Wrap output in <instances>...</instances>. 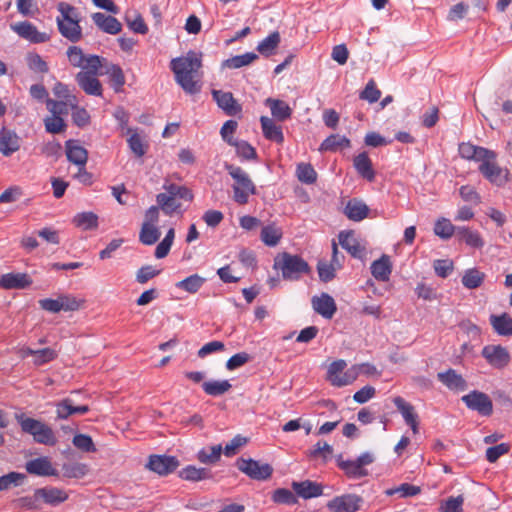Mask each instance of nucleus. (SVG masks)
<instances>
[{"instance_id": "nucleus-1", "label": "nucleus", "mask_w": 512, "mask_h": 512, "mask_svg": "<svg viewBox=\"0 0 512 512\" xmlns=\"http://www.w3.org/2000/svg\"><path fill=\"white\" fill-rule=\"evenodd\" d=\"M201 67V55L194 51H189L185 56L174 58L170 62V68L175 75V81L190 95L201 91L199 75Z\"/></svg>"}, {"instance_id": "nucleus-48", "label": "nucleus", "mask_w": 512, "mask_h": 512, "mask_svg": "<svg viewBox=\"0 0 512 512\" xmlns=\"http://www.w3.org/2000/svg\"><path fill=\"white\" fill-rule=\"evenodd\" d=\"M161 232L156 226H148V224H142L139 241L144 245H153L160 238Z\"/></svg>"}, {"instance_id": "nucleus-9", "label": "nucleus", "mask_w": 512, "mask_h": 512, "mask_svg": "<svg viewBox=\"0 0 512 512\" xmlns=\"http://www.w3.org/2000/svg\"><path fill=\"white\" fill-rule=\"evenodd\" d=\"M362 504V497L356 494H344L331 499L327 503V508L331 512H356Z\"/></svg>"}, {"instance_id": "nucleus-18", "label": "nucleus", "mask_w": 512, "mask_h": 512, "mask_svg": "<svg viewBox=\"0 0 512 512\" xmlns=\"http://www.w3.org/2000/svg\"><path fill=\"white\" fill-rule=\"evenodd\" d=\"M20 148V138L12 130L2 128L0 130V152L8 157Z\"/></svg>"}, {"instance_id": "nucleus-7", "label": "nucleus", "mask_w": 512, "mask_h": 512, "mask_svg": "<svg viewBox=\"0 0 512 512\" xmlns=\"http://www.w3.org/2000/svg\"><path fill=\"white\" fill-rule=\"evenodd\" d=\"M482 357L495 369H504L511 361L508 349L502 345L490 344L483 347Z\"/></svg>"}, {"instance_id": "nucleus-34", "label": "nucleus", "mask_w": 512, "mask_h": 512, "mask_svg": "<svg viewBox=\"0 0 512 512\" xmlns=\"http://www.w3.org/2000/svg\"><path fill=\"white\" fill-rule=\"evenodd\" d=\"M58 30L63 37L75 43L82 38V28L79 22H65L57 20Z\"/></svg>"}, {"instance_id": "nucleus-11", "label": "nucleus", "mask_w": 512, "mask_h": 512, "mask_svg": "<svg viewBox=\"0 0 512 512\" xmlns=\"http://www.w3.org/2000/svg\"><path fill=\"white\" fill-rule=\"evenodd\" d=\"M97 76L91 74V72L80 71L76 74L75 80L87 95L100 97L103 93V87Z\"/></svg>"}, {"instance_id": "nucleus-64", "label": "nucleus", "mask_w": 512, "mask_h": 512, "mask_svg": "<svg viewBox=\"0 0 512 512\" xmlns=\"http://www.w3.org/2000/svg\"><path fill=\"white\" fill-rule=\"evenodd\" d=\"M464 498L462 495L449 497L441 506L442 512H462Z\"/></svg>"}, {"instance_id": "nucleus-36", "label": "nucleus", "mask_w": 512, "mask_h": 512, "mask_svg": "<svg viewBox=\"0 0 512 512\" xmlns=\"http://www.w3.org/2000/svg\"><path fill=\"white\" fill-rule=\"evenodd\" d=\"M72 222L83 230H93L98 227V216L93 212H82L76 214Z\"/></svg>"}, {"instance_id": "nucleus-22", "label": "nucleus", "mask_w": 512, "mask_h": 512, "mask_svg": "<svg viewBox=\"0 0 512 512\" xmlns=\"http://www.w3.org/2000/svg\"><path fill=\"white\" fill-rule=\"evenodd\" d=\"M67 159L77 165L85 166L88 160L87 150L75 140H68L65 143Z\"/></svg>"}, {"instance_id": "nucleus-41", "label": "nucleus", "mask_w": 512, "mask_h": 512, "mask_svg": "<svg viewBox=\"0 0 512 512\" xmlns=\"http://www.w3.org/2000/svg\"><path fill=\"white\" fill-rule=\"evenodd\" d=\"M457 235L468 246H471L473 248H482L484 246V241L477 231H472L466 227H458Z\"/></svg>"}, {"instance_id": "nucleus-27", "label": "nucleus", "mask_w": 512, "mask_h": 512, "mask_svg": "<svg viewBox=\"0 0 512 512\" xmlns=\"http://www.w3.org/2000/svg\"><path fill=\"white\" fill-rule=\"evenodd\" d=\"M263 135L266 139L274 141L278 144L283 143L284 135L281 126L277 125L273 119L262 116L260 118Z\"/></svg>"}, {"instance_id": "nucleus-28", "label": "nucleus", "mask_w": 512, "mask_h": 512, "mask_svg": "<svg viewBox=\"0 0 512 512\" xmlns=\"http://www.w3.org/2000/svg\"><path fill=\"white\" fill-rule=\"evenodd\" d=\"M353 165L357 173L364 179L370 182L375 179V171L373 170L372 162L366 152H362L355 156Z\"/></svg>"}, {"instance_id": "nucleus-14", "label": "nucleus", "mask_w": 512, "mask_h": 512, "mask_svg": "<svg viewBox=\"0 0 512 512\" xmlns=\"http://www.w3.org/2000/svg\"><path fill=\"white\" fill-rule=\"evenodd\" d=\"M339 244L352 257L361 258L364 254L365 247L360 244L356 238L354 231H341L338 235Z\"/></svg>"}, {"instance_id": "nucleus-12", "label": "nucleus", "mask_w": 512, "mask_h": 512, "mask_svg": "<svg viewBox=\"0 0 512 512\" xmlns=\"http://www.w3.org/2000/svg\"><path fill=\"white\" fill-rule=\"evenodd\" d=\"M11 29L16 32L20 37L32 43H44L49 40L46 33L39 32L33 24L28 21L18 22L11 25Z\"/></svg>"}, {"instance_id": "nucleus-60", "label": "nucleus", "mask_w": 512, "mask_h": 512, "mask_svg": "<svg viewBox=\"0 0 512 512\" xmlns=\"http://www.w3.org/2000/svg\"><path fill=\"white\" fill-rule=\"evenodd\" d=\"M44 124L46 131L52 134L61 133L66 127L64 120L58 114L47 117L44 120Z\"/></svg>"}, {"instance_id": "nucleus-26", "label": "nucleus", "mask_w": 512, "mask_h": 512, "mask_svg": "<svg viewBox=\"0 0 512 512\" xmlns=\"http://www.w3.org/2000/svg\"><path fill=\"white\" fill-rule=\"evenodd\" d=\"M371 273L378 281H388L392 273V263L388 255H382L371 264Z\"/></svg>"}, {"instance_id": "nucleus-13", "label": "nucleus", "mask_w": 512, "mask_h": 512, "mask_svg": "<svg viewBox=\"0 0 512 512\" xmlns=\"http://www.w3.org/2000/svg\"><path fill=\"white\" fill-rule=\"evenodd\" d=\"M311 303L314 311L326 319H331L337 310L333 297L327 293L314 296Z\"/></svg>"}, {"instance_id": "nucleus-45", "label": "nucleus", "mask_w": 512, "mask_h": 512, "mask_svg": "<svg viewBox=\"0 0 512 512\" xmlns=\"http://www.w3.org/2000/svg\"><path fill=\"white\" fill-rule=\"evenodd\" d=\"M180 477L188 481H200L211 477L207 468H197L195 466H187L180 472Z\"/></svg>"}, {"instance_id": "nucleus-10", "label": "nucleus", "mask_w": 512, "mask_h": 512, "mask_svg": "<svg viewBox=\"0 0 512 512\" xmlns=\"http://www.w3.org/2000/svg\"><path fill=\"white\" fill-rule=\"evenodd\" d=\"M179 466V461L174 456L151 455L146 467L159 475L172 473Z\"/></svg>"}, {"instance_id": "nucleus-54", "label": "nucleus", "mask_w": 512, "mask_h": 512, "mask_svg": "<svg viewBox=\"0 0 512 512\" xmlns=\"http://www.w3.org/2000/svg\"><path fill=\"white\" fill-rule=\"evenodd\" d=\"M230 145L235 147L237 155L244 160H254L257 158L255 148L252 147L247 141L234 140Z\"/></svg>"}, {"instance_id": "nucleus-20", "label": "nucleus", "mask_w": 512, "mask_h": 512, "mask_svg": "<svg viewBox=\"0 0 512 512\" xmlns=\"http://www.w3.org/2000/svg\"><path fill=\"white\" fill-rule=\"evenodd\" d=\"M58 419H67L74 414L84 415L89 411L87 405H75L71 398H65L55 405Z\"/></svg>"}, {"instance_id": "nucleus-33", "label": "nucleus", "mask_w": 512, "mask_h": 512, "mask_svg": "<svg viewBox=\"0 0 512 512\" xmlns=\"http://www.w3.org/2000/svg\"><path fill=\"white\" fill-rule=\"evenodd\" d=\"M459 154L464 159L479 162L480 160H483L486 155L490 154V150L484 147L472 145L471 143H461L459 145Z\"/></svg>"}, {"instance_id": "nucleus-35", "label": "nucleus", "mask_w": 512, "mask_h": 512, "mask_svg": "<svg viewBox=\"0 0 512 512\" xmlns=\"http://www.w3.org/2000/svg\"><path fill=\"white\" fill-rule=\"evenodd\" d=\"M280 40L281 37L279 32L274 31L258 43L257 51L264 56H270L278 47Z\"/></svg>"}, {"instance_id": "nucleus-46", "label": "nucleus", "mask_w": 512, "mask_h": 512, "mask_svg": "<svg viewBox=\"0 0 512 512\" xmlns=\"http://www.w3.org/2000/svg\"><path fill=\"white\" fill-rule=\"evenodd\" d=\"M107 62V59L98 55H86L84 66H82L81 69L84 72L100 75V72L103 71Z\"/></svg>"}, {"instance_id": "nucleus-6", "label": "nucleus", "mask_w": 512, "mask_h": 512, "mask_svg": "<svg viewBox=\"0 0 512 512\" xmlns=\"http://www.w3.org/2000/svg\"><path fill=\"white\" fill-rule=\"evenodd\" d=\"M496 153L490 150V154L486 155L483 160H480L479 171L481 174L492 184L502 185L507 180V172L497 164Z\"/></svg>"}, {"instance_id": "nucleus-55", "label": "nucleus", "mask_w": 512, "mask_h": 512, "mask_svg": "<svg viewBox=\"0 0 512 512\" xmlns=\"http://www.w3.org/2000/svg\"><path fill=\"white\" fill-rule=\"evenodd\" d=\"M360 373L358 365L352 366L344 371L340 378H332V385L336 387H343L353 383Z\"/></svg>"}, {"instance_id": "nucleus-38", "label": "nucleus", "mask_w": 512, "mask_h": 512, "mask_svg": "<svg viewBox=\"0 0 512 512\" xmlns=\"http://www.w3.org/2000/svg\"><path fill=\"white\" fill-rule=\"evenodd\" d=\"M232 385L228 380H213L207 381L202 384V388L207 395L220 396L225 394L231 389Z\"/></svg>"}, {"instance_id": "nucleus-16", "label": "nucleus", "mask_w": 512, "mask_h": 512, "mask_svg": "<svg viewBox=\"0 0 512 512\" xmlns=\"http://www.w3.org/2000/svg\"><path fill=\"white\" fill-rule=\"evenodd\" d=\"M33 283L27 273H7L0 278V287L7 290L25 289Z\"/></svg>"}, {"instance_id": "nucleus-63", "label": "nucleus", "mask_w": 512, "mask_h": 512, "mask_svg": "<svg viewBox=\"0 0 512 512\" xmlns=\"http://www.w3.org/2000/svg\"><path fill=\"white\" fill-rule=\"evenodd\" d=\"M67 57L70 64L74 67L82 68L84 66L86 55L78 46H71L67 50Z\"/></svg>"}, {"instance_id": "nucleus-2", "label": "nucleus", "mask_w": 512, "mask_h": 512, "mask_svg": "<svg viewBox=\"0 0 512 512\" xmlns=\"http://www.w3.org/2000/svg\"><path fill=\"white\" fill-rule=\"evenodd\" d=\"M224 167L234 181L232 185L233 200L239 205L247 204L249 197L257 192L249 174L241 167L233 164L226 163Z\"/></svg>"}, {"instance_id": "nucleus-51", "label": "nucleus", "mask_w": 512, "mask_h": 512, "mask_svg": "<svg viewBox=\"0 0 512 512\" xmlns=\"http://www.w3.org/2000/svg\"><path fill=\"white\" fill-rule=\"evenodd\" d=\"M205 279L198 274H193L182 281H179L176 286L189 293H196L204 284Z\"/></svg>"}, {"instance_id": "nucleus-39", "label": "nucleus", "mask_w": 512, "mask_h": 512, "mask_svg": "<svg viewBox=\"0 0 512 512\" xmlns=\"http://www.w3.org/2000/svg\"><path fill=\"white\" fill-rule=\"evenodd\" d=\"M156 201L162 211L169 216L181 208V203L178 202V199L172 197L167 192L158 194Z\"/></svg>"}, {"instance_id": "nucleus-59", "label": "nucleus", "mask_w": 512, "mask_h": 512, "mask_svg": "<svg viewBox=\"0 0 512 512\" xmlns=\"http://www.w3.org/2000/svg\"><path fill=\"white\" fill-rule=\"evenodd\" d=\"M281 238V232L274 226H265L261 231V240L270 247L278 244Z\"/></svg>"}, {"instance_id": "nucleus-58", "label": "nucleus", "mask_w": 512, "mask_h": 512, "mask_svg": "<svg viewBox=\"0 0 512 512\" xmlns=\"http://www.w3.org/2000/svg\"><path fill=\"white\" fill-rule=\"evenodd\" d=\"M163 188L169 195H171L174 198L184 199L186 201H191L193 198L191 191L185 186L170 183L164 184Z\"/></svg>"}, {"instance_id": "nucleus-21", "label": "nucleus", "mask_w": 512, "mask_h": 512, "mask_svg": "<svg viewBox=\"0 0 512 512\" xmlns=\"http://www.w3.org/2000/svg\"><path fill=\"white\" fill-rule=\"evenodd\" d=\"M26 471L38 476H55L57 471L47 457H40L26 463Z\"/></svg>"}, {"instance_id": "nucleus-52", "label": "nucleus", "mask_w": 512, "mask_h": 512, "mask_svg": "<svg viewBox=\"0 0 512 512\" xmlns=\"http://www.w3.org/2000/svg\"><path fill=\"white\" fill-rule=\"evenodd\" d=\"M222 450L221 445L211 446L208 449L204 448L198 452L197 458L204 464L216 463L221 457Z\"/></svg>"}, {"instance_id": "nucleus-25", "label": "nucleus", "mask_w": 512, "mask_h": 512, "mask_svg": "<svg viewBox=\"0 0 512 512\" xmlns=\"http://www.w3.org/2000/svg\"><path fill=\"white\" fill-rule=\"evenodd\" d=\"M438 380L450 390L463 391L467 388L465 379L454 369H448L445 372L437 374Z\"/></svg>"}, {"instance_id": "nucleus-4", "label": "nucleus", "mask_w": 512, "mask_h": 512, "mask_svg": "<svg viewBox=\"0 0 512 512\" xmlns=\"http://www.w3.org/2000/svg\"><path fill=\"white\" fill-rule=\"evenodd\" d=\"M274 268L281 270L283 278L287 280H298L302 274L309 272V265L305 260L287 252L275 258Z\"/></svg>"}, {"instance_id": "nucleus-17", "label": "nucleus", "mask_w": 512, "mask_h": 512, "mask_svg": "<svg viewBox=\"0 0 512 512\" xmlns=\"http://www.w3.org/2000/svg\"><path fill=\"white\" fill-rule=\"evenodd\" d=\"M291 487L295 492L296 496L301 497L303 499L319 497L323 493L322 485L310 480L300 482L293 481Z\"/></svg>"}, {"instance_id": "nucleus-50", "label": "nucleus", "mask_w": 512, "mask_h": 512, "mask_svg": "<svg viewBox=\"0 0 512 512\" xmlns=\"http://www.w3.org/2000/svg\"><path fill=\"white\" fill-rule=\"evenodd\" d=\"M57 8L60 12V16L57 17V20L65 22H80V14L74 6L66 2H60Z\"/></svg>"}, {"instance_id": "nucleus-53", "label": "nucleus", "mask_w": 512, "mask_h": 512, "mask_svg": "<svg viewBox=\"0 0 512 512\" xmlns=\"http://www.w3.org/2000/svg\"><path fill=\"white\" fill-rule=\"evenodd\" d=\"M26 476L18 472H10L0 477V491L9 490L11 487L22 485Z\"/></svg>"}, {"instance_id": "nucleus-8", "label": "nucleus", "mask_w": 512, "mask_h": 512, "mask_svg": "<svg viewBox=\"0 0 512 512\" xmlns=\"http://www.w3.org/2000/svg\"><path fill=\"white\" fill-rule=\"evenodd\" d=\"M461 400L470 410L476 411L482 416H490L493 412L492 401L484 392L473 390L462 396Z\"/></svg>"}, {"instance_id": "nucleus-24", "label": "nucleus", "mask_w": 512, "mask_h": 512, "mask_svg": "<svg viewBox=\"0 0 512 512\" xmlns=\"http://www.w3.org/2000/svg\"><path fill=\"white\" fill-rule=\"evenodd\" d=\"M92 19L97 27L105 33L116 35L122 29L121 23L113 16L97 12L92 15Z\"/></svg>"}, {"instance_id": "nucleus-44", "label": "nucleus", "mask_w": 512, "mask_h": 512, "mask_svg": "<svg viewBox=\"0 0 512 512\" xmlns=\"http://www.w3.org/2000/svg\"><path fill=\"white\" fill-rule=\"evenodd\" d=\"M258 58L257 54L253 52H247L242 55L233 56L223 62V66L230 69H238L243 66L251 64Z\"/></svg>"}, {"instance_id": "nucleus-42", "label": "nucleus", "mask_w": 512, "mask_h": 512, "mask_svg": "<svg viewBox=\"0 0 512 512\" xmlns=\"http://www.w3.org/2000/svg\"><path fill=\"white\" fill-rule=\"evenodd\" d=\"M26 64L28 68L36 74H46L49 71L47 62L38 54L29 52L26 55Z\"/></svg>"}, {"instance_id": "nucleus-56", "label": "nucleus", "mask_w": 512, "mask_h": 512, "mask_svg": "<svg viewBox=\"0 0 512 512\" xmlns=\"http://www.w3.org/2000/svg\"><path fill=\"white\" fill-rule=\"evenodd\" d=\"M455 231L457 228L446 218L439 219L434 226V233L442 239L451 238Z\"/></svg>"}, {"instance_id": "nucleus-43", "label": "nucleus", "mask_w": 512, "mask_h": 512, "mask_svg": "<svg viewBox=\"0 0 512 512\" xmlns=\"http://www.w3.org/2000/svg\"><path fill=\"white\" fill-rule=\"evenodd\" d=\"M393 403L397 410L401 413L405 423L413 422L418 418L415 408L410 403L406 402L402 397L397 396L393 399Z\"/></svg>"}, {"instance_id": "nucleus-30", "label": "nucleus", "mask_w": 512, "mask_h": 512, "mask_svg": "<svg viewBox=\"0 0 512 512\" xmlns=\"http://www.w3.org/2000/svg\"><path fill=\"white\" fill-rule=\"evenodd\" d=\"M369 212L368 206L360 200H349L344 208V214L348 219L353 221H361L367 217Z\"/></svg>"}, {"instance_id": "nucleus-62", "label": "nucleus", "mask_w": 512, "mask_h": 512, "mask_svg": "<svg viewBox=\"0 0 512 512\" xmlns=\"http://www.w3.org/2000/svg\"><path fill=\"white\" fill-rule=\"evenodd\" d=\"M333 453V447L327 442L318 441L309 452L311 458H323L326 460Z\"/></svg>"}, {"instance_id": "nucleus-47", "label": "nucleus", "mask_w": 512, "mask_h": 512, "mask_svg": "<svg viewBox=\"0 0 512 512\" xmlns=\"http://www.w3.org/2000/svg\"><path fill=\"white\" fill-rule=\"evenodd\" d=\"M296 175L298 180L305 184H313L317 180V173L309 163L298 164L296 168Z\"/></svg>"}, {"instance_id": "nucleus-23", "label": "nucleus", "mask_w": 512, "mask_h": 512, "mask_svg": "<svg viewBox=\"0 0 512 512\" xmlns=\"http://www.w3.org/2000/svg\"><path fill=\"white\" fill-rule=\"evenodd\" d=\"M338 467L350 479H360L368 475V470L361 467L357 460H344L342 455L336 458Z\"/></svg>"}, {"instance_id": "nucleus-5", "label": "nucleus", "mask_w": 512, "mask_h": 512, "mask_svg": "<svg viewBox=\"0 0 512 512\" xmlns=\"http://www.w3.org/2000/svg\"><path fill=\"white\" fill-rule=\"evenodd\" d=\"M237 468L249 478L257 481L269 479L273 473V468L268 463H260L254 459L239 458L236 462Z\"/></svg>"}, {"instance_id": "nucleus-61", "label": "nucleus", "mask_w": 512, "mask_h": 512, "mask_svg": "<svg viewBox=\"0 0 512 512\" xmlns=\"http://www.w3.org/2000/svg\"><path fill=\"white\" fill-rule=\"evenodd\" d=\"M73 445L83 452H95L96 447L90 436L86 434H76L73 438Z\"/></svg>"}, {"instance_id": "nucleus-31", "label": "nucleus", "mask_w": 512, "mask_h": 512, "mask_svg": "<svg viewBox=\"0 0 512 512\" xmlns=\"http://www.w3.org/2000/svg\"><path fill=\"white\" fill-rule=\"evenodd\" d=\"M265 105L270 108L272 116L279 121H285L292 115V109L283 100L267 98Z\"/></svg>"}, {"instance_id": "nucleus-29", "label": "nucleus", "mask_w": 512, "mask_h": 512, "mask_svg": "<svg viewBox=\"0 0 512 512\" xmlns=\"http://www.w3.org/2000/svg\"><path fill=\"white\" fill-rule=\"evenodd\" d=\"M494 331L500 336H512V318L507 313L492 314L489 317Z\"/></svg>"}, {"instance_id": "nucleus-15", "label": "nucleus", "mask_w": 512, "mask_h": 512, "mask_svg": "<svg viewBox=\"0 0 512 512\" xmlns=\"http://www.w3.org/2000/svg\"><path fill=\"white\" fill-rule=\"evenodd\" d=\"M213 99L217 105L229 116H234L241 112V106L237 104L231 92L221 90H212Z\"/></svg>"}, {"instance_id": "nucleus-57", "label": "nucleus", "mask_w": 512, "mask_h": 512, "mask_svg": "<svg viewBox=\"0 0 512 512\" xmlns=\"http://www.w3.org/2000/svg\"><path fill=\"white\" fill-rule=\"evenodd\" d=\"M63 473L68 478H82L88 473V466L84 463H71L63 465Z\"/></svg>"}, {"instance_id": "nucleus-37", "label": "nucleus", "mask_w": 512, "mask_h": 512, "mask_svg": "<svg viewBox=\"0 0 512 512\" xmlns=\"http://www.w3.org/2000/svg\"><path fill=\"white\" fill-rule=\"evenodd\" d=\"M485 279V274L476 268L468 269L462 276V284L467 289L479 288Z\"/></svg>"}, {"instance_id": "nucleus-3", "label": "nucleus", "mask_w": 512, "mask_h": 512, "mask_svg": "<svg viewBox=\"0 0 512 512\" xmlns=\"http://www.w3.org/2000/svg\"><path fill=\"white\" fill-rule=\"evenodd\" d=\"M16 420L22 432L31 435L36 443L47 446H54L57 443L54 431L46 423L24 414L16 415Z\"/></svg>"}, {"instance_id": "nucleus-49", "label": "nucleus", "mask_w": 512, "mask_h": 512, "mask_svg": "<svg viewBox=\"0 0 512 512\" xmlns=\"http://www.w3.org/2000/svg\"><path fill=\"white\" fill-rule=\"evenodd\" d=\"M271 499L276 504L295 505L298 503L296 494L286 488L274 490Z\"/></svg>"}, {"instance_id": "nucleus-40", "label": "nucleus", "mask_w": 512, "mask_h": 512, "mask_svg": "<svg viewBox=\"0 0 512 512\" xmlns=\"http://www.w3.org/2000/svg\"><path fill=\"white\" fill-rule=\"evenodd\" d=\"M351 145L350 140L339 134H332L327 137L320 146L321 151H336L338 148H349Z\"/></svg>"}, {"instance_id": "nucleus-32", "label": "nucleus", "mask_w": 512, "mask_h": 512, "mask_svg": "<svg viewBox=\"0 0 512 512\" xmlns=\"http://www.w3.org/2000/svg\"><path fill=\"white\" fill-rule=\"evenodd\" d=\"M100 75H107L109 77L111 85L116 92L125 84V76L119 65L107 62Z\"/></svg>"}, {"instance_id": "nucleus-19", "label": "nucleus", "mask_w": 512, "mask_h": 512, "mask_svg": "<svg viewBox=\"0 0 512 512\" xmlns=\"http://www.w3.org/2000/svg\"><path fill=\"white\" fill-rule=\"evenodd\" d=\"M35 497L43 499L46 504L55 506L65 502L68 499V494L60 488L44 487L35 491Z\"/></svg>"}]
</instances>
